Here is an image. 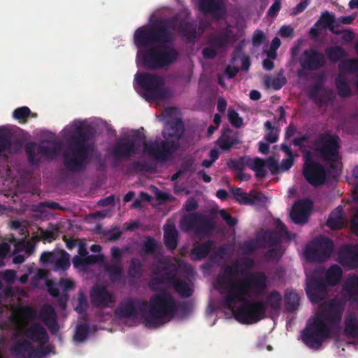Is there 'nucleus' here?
Listing matches in <instances>:
<instances>
[{"label":"nucleus","mask_w":358,"mask_h":358,"mask_svg":"<svg viewBox=\"0 0 358 358\" xmlns=\"http://www.w3.org/2000/svg\"><path fill=\"white\" fill-rule=\"evenodd\" d=\"M255 265L250 257L236 259L230 265L222 267L223 273L217 278V283L222 288H227L222 299L223 306L233 310L234 318L241 324H255L265 318L266 303L263 300H247L252 297L262 296L268 287V278L263 271L249 273L244 278L234 279V275H243L250 271Z\"/></svg>","instance_id":"obj_1"},{"label":"nucleus","mask_w":358,"mask_h":358,"mask_svg":"<svg viewBox=\"0 0 358 358\" xmlns=\"http://www.w3.org/2000/svg\"><path fill=\"white\" fill-rule=\"evenodd\" d=\"M196 27L197 24L187 17L180 18L178 15L157 18L150 27H138L134 41L138 48H148L140 52L143 66L155 71L171 66L178 57L177 50L168 45L174 40L172 31H178L184 40L194 43L199 38Z\"/></svg>","instance_id":"obj_2"},{"label":"nucleus","mask_w":358,"mask_h":358,"mask_svg":"<svg viewBox=\"0 0 358 358\" xmlns=\"http://www.w3.org/2000/svg\"><path fill=\"white\" fill-rule=\"evenodd\" d=\"M142 145L148 155L163 162L166 161L179 147L177 141L167 139L160 143L157 141L147 142L144 134L134 130L132 135L119 139L112 147L113 166L117 167L121 161L137 155Z\"/></svg>","instance_id":"obj_3"},{"label":"nucleus","mask_w":358,"mask_h":358,"mask_svg":"<svg viewBox=\"0 0 358 358\" xmlns=\"http://www.w3.org/2000/svg\"><path fill=\"white\" fill-rule=\"evenodd\" d=\"M343 306L337 301H331L320 315L313 318L303 330V342L311 349H319L322 342L330 336L332 330L339 326Z\"/></svg>","instance_id":"obj_4"},{"label":"nucleus","mask_w":358,"mask_h":358,"mask_svg":"<svg viewBox=\"0 0 358 358\" xmlns=\"http://www.w3.org/2000/svg\"><path fill=\"white\" fill-rule=\"evenodd\" d=\"M74 129L66 139L67 146L63 152V163L71 172H80L86 169L89 156L94 150V145L90 143L92 134L79 121L74 122Z\"/></svg>","instance_id":"obj_5"},{"label":"nucleus","mask_w":358,"mask_h":358,"mask_svg":"<svg viewBox=\"0 0 358 358\" xmlns=\"http://www.w3.org/2000/svg\"><path fill=\"white\" fill-rule=\"evenodd\" d=\"M177 312V301L166 291L152 296L146 306L145 325L158 327L164 318H173Z\"/></svg>","instance_id":"obj_6"},{"label":"nucleus","mask_w":358,"mask_h":358,"mask_svg":"<svg viewBox=\"0 0 358 358\" xmlns=\"http://www.w3.org/2000/svg\"><path fill=\"white\" fill-rule=\"evenodd\" d=\"M137 84L143 90V96L149 102L162 101L169 98V90L164 87V78L155 73L141 72L136 75Z\"/></svg>","instance_id":"obj_7"},{"label":"nucleus","mask_w":358,"mask_h":358,"mask_svg":"<svg viewBox=\"0 0 358 358\" xmlns=\"http://www.w3.org/2000/svg\"><path fill=\"white\" fill-rule=\"evenodd\" d=\"M314 147L315 150L320 154L321 158L331 164L330 167L331 169H334V164L341 159L339 136L329 132L321 133L315 139Z\"/></svg>","instance_id":"obj_8"},{"label":"nucleus","mask_w":358,"mask_h":358,"mask_svg":"<svg viewBox=\"0 0 358 358\" xmlns=\"http://www.w3.org/2000/svg\"><path fill=\"white\" fill-rule=\"evenodd\" d=\"M343 289L350 299L358 302V275H350L343 285ZM344 333L348 337L358 338V320L353 313L345 319Z\"/></svg>","instance_id":"obj_9"},{"label":"nucleus","mask_w":358,"mask_h":358,"mask_svg":"<svg viewBox=\"0 0 358 358\" xmlns=\"http://www.w3.org/2000/svg\"><path fill=\"white\" fill-rule=\"evenodd\" d=\"M181 229L185 232L194 231L196 236H209L215 229L212 220L199 213H192L183 216L180 220Z\"/></svg>","instance_id":"obj_10"},{"label":"nucleus","mask_w":358,"mask_h":358,"mask_svg":"<svg viewBox=\"0 0 358 358\" xmlns=\"http://www.w3.org/2000/svg\"><path fill=\"white\" fill-rule=\"evenodd\" d=\"M334 249V241L324 236L315 238L305 250V256L310 262H323L330 258Z\"/></svg>","instance_id":"obj_11"},{"label":"nucleus","mask_w":358,"mask_h":358,"mask_svg":"<svg viewBox=\"0 0 358 358\" xmlns=\"http://www.w3.org/2000/svg\"><path fill=\"white\" fill-rule=\"evenodd\" d=\"M305 162L303 169V176L306 181L312 186L317 187L324 183L327 179V172L322 164L312 159V154L307 151L305 154Z\"/></svg>","instance_id":"obj_12"},{"label":"nucleus","mask_w":358,"mask_h":358,"mask_svg":"<svg viewBox=\"0 0 358 358\" xmlns=\"http://www.w3.org/2000/svg\"><path fill=\"white\" fill-rule=\"evenodd\" d=\"M148 301L138 298L129 297L122 301L115 313L122 318H136L139 313L145 320Z\"/></svg>","instance_id":"obj_13"},{"label":"nucleus","mask_w":358,"mask_h":358,"mask_svg":"<svg viewBox=\"0 0 358 358\" xmlns=\"http://www.w3.org/2000/svg\"><path fill=\"white\" fill-rule=\"evenodd\" d=\"M40 262L43 265L50 264L53 271H66L71 266L69 254L62 250L43 252Z\"/></svg>","instance_id":"obj_14"},{"label":"nucleus","mask_w":358,"mask_h":358,"mask_svg":"<svg viewBox=\"0 0 358 358\" xmlns=\"http://www.w3.org/2000/svg\"><path fill=\"white\" fill-rule=\"evenodd\" d=\"M299 62L303 69L314 71L325 66L326 59L322 52L315 48H309L302 52Z\"/></svg>","instance_id":"obj_15"},{"label":"nucleus","mask_w":358,"mask_h":358,"mask_svg":"<svg viewBox=\"0 0 358 358\" xmlns=\"http://www.w3.org/2000/svg\"><path fill=\"white\" fill-rule=\"evenodd\" d=\"M24 151L27 155L29 163L32 166H38L41 159L37 157V155L47 158H52L57 153V149L55 147L41 145L36 148V143L34 142L27 143L24 146Z\"/></svg>","instance_id":"obj_16"},{"label":"nucleus","mask_w":358,"mask_h":358,"mask_svg":"<svg viewBox=\"0 0 358 358\" xmlns=\"http://www.w3.org/2000/svg\"><path fill=\"white\" fill-rule=\"evenodd\" d=\"M327 282L322 278L313 277L308 280L306 292L313 303H317L327 292Z\"/></svg>","instance_id":"obj_17"},{"label":"nucleus","mask_w":358,"mask_h":358,"mask_svg":"<svg viewBox=\"0 0 358 358\" xmlns=\"http://www.w3.org/2000/svg\"><path fill=\"white\" fill-rule=\"evenodd\" d=\"M90 299L95 308H104L113 302L112 294L105 286H94L90 291Z\"/></svg>","instance_id":"obj_18"},{"label":"nucleus","mask_w":358,"mask_h":358,"mask_svg":"<svg viewBox=\"0 0 358 358\" xmlns=\"http://www.w3.org/2000/svg\"><path fill=\"white\" fill-rule=\"evenodd\" d=\"M338 260L343 266L358 268V246L348 245L343 247L338 252Z\"/></svg>","instance_id":"obj_19"},{"label":"nucleus","mask_w":358,"mask_h":358,"mask_svg":"<svg viewBox=\"0 0 358 358\" xmlns=\"http://www.w3.org/2000/svg\"><path fill=\"white\" fill-rule=\"evenodd\" d=\"M38 317L47 326L51 334H55L59 331L57 313L52 305L44 304L39 311Z\"/></svg>","instance_id":"obj_20"},{"label":"nucleus","mask_w":358,"mask_h":358,"mask_svg":"<svg viewBox=\"0 0 358 358\" xmlns=\"http://www.w3.org/2000/svg\"><path fill=\"white\" fill-rule=\"evenodd\" d=\"M25 339L36 343H46L49 340L48 334L44 327L40 323L36 322L23 331Z\"/></svg>","instance_id":"obj_21"},{"label":"nucleus","mask_w":358,"mask_h":358,"mask_svg":"<svg viewBox=\"0 0 358 358\" xmlns=\"http://www.w3.org/2000/svg\"><path fill=\"white\" fill-rule=\"evenodd\" d=\"M313 203L310 200H301L293 206L290 217L294 224H304L308 220V212L312 208Z\"/></svg>","instance_id":"obj_22"},{"label":"nucleus","mask_w":358,"mask_h":358,"mask_svg":"<svg viewBox=\"0 0 358 358\" xmlns=\"http://www.w3.org/2000/svg\"><path fill=\"white\" fill-rule=\"evenodd\" d=\"M231 192L240 204H260L264 201V196L261 192H253L250 191L249 193H245L240 187L231 189Z\"/></svg>","instance_id":"obj_23"},{"label":"nucleus","mask_w":358,"mask_h":358,"mask_svg":"<svg viewBox=\"0 0 358 358\" xmlns=\"http://www.w3.org/2000/svg\"><path fill=\"white\" fill-rule=\"evenodd\" d=\"M200 11L210 14L213 18L220 20L225 15L224 1H196Z\"/></svg>","instance_id":"obj_24"},{"label":"nucleus","mask_w":358,"mask_h":358,"mask_svg":"<svg viewBox=\"0 0 358 358\" xmlns=\"http://www.w3.org/2000/svg\"><path fill=\"white\" fill-rule=\"evenodd\" d=\"M184 132V124L180 118H172L167 120L164 131H162L164 138L176 137L180 138Z\"/></svg>","instance_id":"obj_25"},{"label":"nucleus","mask_w":358,"mask_h":358,"mask_svg":"<svg viewBox=\"0 0 358 358\" xmlns=\"http://www.w3.org/2000/svg\"><path fill=\"white\" fill-rule=\"evenodd\" d=\"M233 31L228 28L219 33H213L208 36V43L215 48H224L229 43Z\"/></svg>","instance_id":"obj_26"},{"label":"nucleus","mask_w":358,"mask_h":358,"mask_svg":"<svg viewBox=\"0 0 358 358\" xmlns=\"http://www.w3.org/2000/svg\"><path fill=\"white\" fill-rule=\"evenodd\" d=\"M33 344L27 339H20L13 344L10 352L15 358H29Z\"/></svg>","instance_id":"obj_27"},{"label":"nucleus","mask_w":358,"mask_h":358,"mask_svg":"<svg viewBox=\"0 0 358 358\" xmlns=\"http://www.w3.org/2000/svg\"><path fill=\"white\" fill-rule=\"evenodd\" d=\"M241 143V141L238 134L237 132H232L230 130L224 132L216 141V144L224 151L229 150L234 145Z\"/></svg>","instance_id":"obj_28"},{"label":"nucleus","mask_w":358,"mask_h":358,"mask_svg":"<svg viewBox=\"0 0 358 358\" xmlns=\"http://www.w3.org/2000/svg\"><path fill=\"white\" fill-rule=\"evenodd\" d=\"M214 246V241H206L194 245L190 252V258L193 261H199L205 259L211 252Z\"/></svg>","instance_id":"obj_29"},{"label":"nucleus","mask_w":358,"mask_h":358,"mask_svg":"<svg viewBox=\"0 0 358 358\" xmlns=\"http://www.w3.org/2000/svg\"><path fill=\"white\" fill-rule=\"evenodd\" d=\"M178 231L173 224H166L164 227V242L169 250H174L178 245Z\"/></svg>","instance_id":"obj_30"},{"label":"nucleus","mask_w":358,"mask_h":358,"mask_svg":"<svg viewBox=\"0 0 358 358\" xmlns=\"http://www.w3.org/2000/svg\"><path fill=\"white\" fill-rule=\"evenodd\" d=\"M162 251V247L161 244L155 238L147 236L142 244L139 254L141 257L145 255L155 256L160 255Z\"/></svg>","instance_id":"obj_31"},{"label":"nucleus","mask_w":358,"mask_h":358,"mask_svg":"<svg viewBox=\"0 0 358 358\" xmlns=\"http://www.w3.org/2000/svg\"><path fill=\"white\" fill-rule=\"evenodd\" d=\"M343 208L338 206L332 210L327 220V226L333 230L341 229L344 225Z\"/></svg>","instance_id":"obj_32"},{"label":"nucleus","mask_w":358,"mask_h":358,"mask_svg":"<svg viewBox=\"0 0 358 358\" xmlns=\"http://www.w3.org/2000/svg\"><path fill=\"white\" fill-rule=\"evenodd\" d=\"M335 86L341 98L345 99L352 96V90L345 75L340 73L336 77Z\"/></svg>","instance_id":"obj_33"},{"label":"nucleus","mask_w":358,"mask_h":358,"mask_svg":"<svg viewBox=\"0 0 358 358\" xmlns=\"http://www.w3.org/2000/svg\"><path fill=\"white\" fill-rule=\"evenodd\" d=\"M318 24H320L323 29H328L335 34L339 35L342 33V31L336 29V27H338L339 22L335 21V16L333 13L328 12L323 13L315 25Z\"/></svg>","instance_id":"obj_34"},{"label":"nucleus","mask_w":358,"mask_h":358,"mask_svg":"<svg viewBox=\"0 0 358 358\" xmlns=\"http://www.w3.org/2000/svg\"><path fill=\"white\" fill-rule=\"evenodd\" d=\"M162 264H164V266L162 269V273L158 277L163 280L164 284L172 285L173 282L177 279V266L173 264L167 265L164 262H162Z\"/></svg>","instance_id":"obj_35"},{"label":"nucleus","mask_w":358,"mask_h":358,"mask_svg":"<svg viewBox=\"0 0 358 358\" xmlns=\"http://www.w3.org/2000/svg\"><path fill=\"white\" fill-rule=\"evenodd\" d=\"M342 276V268L338 265L334 264L327 271L324 280L329 285L335 286L341 281Z\"/></svg>","instance_id":"obj_36"},{"label":"nucleus","mask_w":358,"mask_h":358,"mask_svg":"<svg viewBox=\"0 0 358 358\" xmlns=\"http://www.w3.org/2000/svg\"><path fill=\"white\" fill-rule=\"evenodd\" d=\"M247 165L255 172L257 178H263L266 176V162L263 159L255 157L253 159H248Z\"/></svg>","instance_id":"obj_37"},{"label":"nucleus","mask_w":358,"mask_h":358,"mask_svg":"<svg viewBox=\"0 0 358 358\" xmlns=\"http://www.w3.org/2000/svg\"><path fill=\"white\" fill-rule=\"evenodd\" d=\"M143 268L141 261L136 257L131 259L128 268V275L130 278L139 279L143 275Z\"/></svg>","instance_id":"obj_38"},{"label":"nucleus","mask_w":358,"mask_h":358,"mask_svg":"<svg viewBox=\"0 0 358 358\" xmlns=\"http://www.w3.org/2000/svg\"><path fill=\"white\" fill-rule=\"evenodd\" d=\"M299 296L296 292H286L285 296V305L286 310L290 313H294L299 308Z\"/></svg>","instance_id":"obj_39"},{"label":"nucleus","mask_w":358,"mask_h":358,"mask_svg":"<svg viewBox=\"0 0 358 358\" xmlns=\"http://www.w3.org/2000/svg\"><path fill=\"white\" fill-rule=\"evenodd\" d=\"M325 54L331 62L335 63L347 56L345 50L338 45L327 48Z\"/></svg>","instance_id":"obj_40"},{"label":"nucleus","mask_w":358,"mask_h":358,"mask_svg":"<svg viewBox=\"0 0 358 358\" xmlns=\"http://www.w3.org/2000/svg\"><path fill=\"white\" fill-rule=\"evenodd\" d=\"M266 303V308L269 306L273 310L278 311L281 307L282 296L279 292L271 291L264 301Z\"/></svg>","instance_id":"obj_41"},{"label":"nucleus","mask_w":358,"mask_h":358,"mask_svg":"<svg viewBox=\"0 0 358 358\" xmlns=\"http://www.w3.org/2000/svg\"><path fill=\"white\" fill-rule=\"evenodd\" d=\"M171 285L181 297H189L192 294V289L185 280L177 278Z\"/></svg>","instance_id":"obj_42"},{"label":"nucleus","mask_w":358,"mask_h":358,"mask_svg":"<svg viewBox=\"0 0 358 358\" xmlns=\"http://www.w3.org/2000/svg\"><path fill=\"white\" fill-rule=\"evenodd\" d=\"M106 270L110 280L113 282L120 281L123 277V271L121 264L111 263L106 266Z\"/></svg>","instance_id":"obj_43"},{"label":"nucleus","mask_w":358,"mask_h":358,"mask_svg":"<svg viewBox=\"0 0 358 358\" xmlns=\"http://www.w3.org/2000/svg\"><path fill=\"white\" fill-rule=\"evenodd\" d=\"M336 99V94L331 88L324 89L322 94H320L314 101L319 104L328 105L333 103Z\"/></svg>","instance_id":"obj_44"},{"label":"nucleus","mask_w":358,"mask_h":358,"mask_svg":"<svg viewBox=\"0 0 358 358\" xmlns=\"http://www.w3.org/2000/svg\"><path fill=\"white\" fill-rule=\"evenodd\" d=\"M282 236L275 231H266L263 234V239L268 243L270 246H277L280 245Z\"/></svg>","instance_id":"obj_45"},{"label":"nucleus","mask_w":358,"mask_h":358,"mask_svg":"<svg viewBox=\"0 0 358 358\" xmlns=\"http://www.w3.org/2000/svg\"><path fill=\"white\" fill-rule=\"evenodd\" d=\"M38 347L33 345L32 352L29 358H43L50 353L52 346L51 345H45V343H38Z\"/></svg>","instance_id":"obj_46"},{"label":"nucleus","mask_w":358,"mask_h":358,"mask_svg":"<svg viewBox=\"0 0 358 358\" xmlns=\"http://www.w3.org/2000/svg\"><path fill=\"white\" fill-rule=\"evenodd\" d=\"M31 114L30 108L27 106L17 108L13 112V117L20 123H26Z\"/></svg>","instance_id":"obj_47"},{"label":"nucleus","mask_w":358,"mask_h":358,"mask_svg":"<svg viewBox=\"0 0 358 358\" xmlns=\"http://www.w3.org/2000/svg\"><path fill=\"white\" fill-rule=\"evenodd\" d=\"M238 58L241 59V69L243 71H248L251 62L249 56L242 54L241 47L240 45L236 47L232 56V60L235 61Z\"/></svg>","instance_id":"obj_48"},{"label":"nucleus","mask_w":358,"mask_h":358,"mask_svg":"<svg viewBox=\"0 0 358 358\" xmlns=\"http://www.w3.org/2000/svg\"><path fill=\"white\" fill-rule=\"evenodd\" d=\"M50 208L51 210H62L63 208L62 206L55 201H45L42 202H39L36 205L34 206V210L35 212H38L40 213H45V209Z\"/></svg>","instance_id":"obj_49"},{"label":"nucleus","mask_w":358,"mask_h":358,"mask_svg":"<svg viewBox=\"0 0 358 358\" xmlns=\"http://www.w3.org/2000/svg\"><path fill=\"white\" fill-rule=\"evenodd\" d=\"M90 327L87 322L78 324L76 328L75 340L78 342L84 341L89 334Z\"/></svg>","instance_id":"obj_50"},{"label":"nucleus","mask_w":358,"mask_h":358,"mask_svg":"<svg viewBox=\"0 0 358 358\" xmlns=\"http://www.w3.org/2000/svg\"><path fill=\"white\" fill-rule=\"evenodd\" d=\"M264 127L266 129L269 131V132L267 133L264 136L265 141L270 143L277 142L278 140L279 131L278 129H275V127L273 126L272 123L268 120L264 123Z\"/></svg>","instance_id":"obj_51"},{"label":"nucleus","mask_w":358,"mask_h":358,"mask_svg":"<svg viewBox=\"0 0 358 358\" xmlns=\"http://www.w3.org/2000/svg\"><path fill=\"white\" fill-rule=\"evenodd\" d=\"M339 67L348 73H358V59L346 60L342 62Z\"/></svg>","instance_id":"obj_52"},{"label":"nucleus","mask_w":358,"mask_h":358,"mask_svg":"<svg viewBox=\"0 0 358 358\" xmlns=\"http://www.w3.org/2000/svg\"><path fill=\"white\" fill-rule=\"evenodd\" d=\"M88 308V302L85 294L83 292H80L78 297V304L75 310L78 314H84Z\"/></svg>","instance_id":"obj_53"},{"label":"nucleus","mask_w":358,"mask_h":358,"mask_svg":"<svg viewBox=\"0 0 358 358\" xmlns=\"http://www.w3.org/2000/svg\"><path fill=\"white\" fill-rule=\"evenodd\" d=\"M11 141L8 134L0 131V154L10 150Z\"/></svg>","instance_id":"obj_54"},{"label":"nucleus","mask_w":358,"mask_h":358,"mask_svg":"<svg viewBox=\"0 0 358 358\" xmlns=\"http://www.w3.org/2000/svg\"><path fill=\"white\" fill-rule=\"evenodd\" d=\"M326 87H324V83L317 82L313 86H311L309 89L308 96L313 101H315L320 94V92H324V89Z\"/></svg>","instance_id":"obj_55"},{"label":"nucleus","mask_w":358,"mask_h":358,"mask_svg":"<svg viewBox=\"0 0 358 358\" xmlns=\"http://www.w3.org/2000/svg\"><path fill=\"white\" fill-rule=\"evenodd\" d=\"M131 169L135 171L141 172V171H146L150 172L152 171L151 165L145 161L140 162L135 161L131 163Z\"/></svg>","instance_id":"obj_56"},{"label":"nucleus","mask_w":358,"mask_h":358,"mask_svg":"<svg viewBox=\"0 0 358 358\" xmlns=\"http://www.w3.org/2000/svg\"><path fill=\"white\" fill-rule=\"evenodd\" d=\"M228 117L232 126L239 128L243 125V119L235 110H229Z\"/></svg>","instance_id":"obj_57"},{"label":"nucleus","mask_w":358,"mask_h":358,"mask_svg":"<svg viewBox=\"0 0 358 358\" xmlns=\"http://www.w3.org/2000/svg\"><path fill=\"white\" fill-rule=\"evenodd\" d=\"M282 255V252L279 248H273L267 250L265 254V258L268 260L278 261Z\"/></svg>","instance_id":"obj_58"},{"label":"nucleus","mask_w":358,"mask_h":358,"mask_svg":"<svg viewBox=\"0 0 358 358\" xmlns=\"http://www.w3.org/2000/svg\"><path fill=\"white\" fill-rule=\"evenodd\" d=\"M265 162L266 166L268 167L272 175H276L279 172L278 162L273 157H269Z\"/></svg>","instance_id":"obj_59"},{"label":"nucleus","mask_w":358,"mask_h":358,"mask_svg":"<svg viewBox=\"0 0 358 358\" xmlns=\"http://www.w3.org/2000/svg\"><path fill=\"white\" fill-rule=\"evenodd\" d=\"M20 313L25 318L34 319L36 317V310L29 306H24L20 308Z\"/></svg>","instance_id":"obj_60"},{"label":"nucleus","mask_w":358,"mask_h":358,"mask_svg":"<svg viewBox=\"0 0 358 358\" xmlns=\"http://www.w3.org/2000/svg\"><path fill=\"white\" fill-rule=\"evenodd\" d=\"M220 215L229 227H234L238 222L237 219L232 217L225 210H221L220 211Z\"/></svg>","instance_id":"obj_61"},{"label":"nucleus","mask_w":358,"mask_h":358,"mask_svg":"<svg viewBox=\"0 0 358 358\" xmlns=\"http://www.w3.org/2000/svg\"><path fill=\"white\" fill-rule=\"evenodd\" d=\"M266 37L264 32L261 30H256L252 36V45L255 47H257L264 43Z\"/></svg>","instance_id":"obj_62"},{"label":"nucleus","mask_w":358,"mask_h":358,"mask_svg":"<svg viewBox=\"0 0 358 358\" xmlns=\"http://www.w3.org/2000/svg\"><path fill=\"white\" fill-rule=\"evenodd\" d=\"M110 253L113 258L112 263L121 264V259L122 257V252L121 250L119 248L114 246L111 248Z\"/></svg>","instance_id":"obj_63"},{"label":"nucleus","mask_w":358,"mask_h":358,"mask_svg":"<svg viewBox=\"0 0 358 358\" xmlns=\"http://www.w3.org/2000/svg\"><path fill=\"white\" fill-rule=\"evenodd\" d=\"M203 57L206 59H213L217 56V50L213 46L206 47L202 50Z\"/></svg>","instance_id":"obj_64"}]
</instances>
